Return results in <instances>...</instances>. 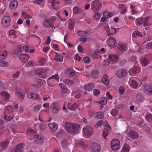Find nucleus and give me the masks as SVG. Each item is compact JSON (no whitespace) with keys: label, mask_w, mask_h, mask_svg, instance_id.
<instances>
[{"label":"nucleus","mask_w":152,"mask_h":152,"mask_svg":"<svg viewBox=\"0 0 152 152\" xmlns=\"http://www.w3.org/2000/svg\"><path fill=\"white\" fill-rule=\"evenodd\" d=\"M127 70L126 69H120L118 70L116 72V75L119 78L125 77L127 74Z\"/></svg>","instance_id":"obj_3"},{"label":"nucleus","mask_w":152,"mask_h":152,"mask_svg":"<svg viewBox=\"0 0 152 152\" xmlns=\"http://www.w3.org/2000/svg\"><path fill=\"white\" fill-rule=\"evenodd\" d=\"M125 91V88L122 87H120L119 89V93L121 94H123Z\"/></svg>","instance_id":"obj_60"},{"label":"nucleus","mask_w":152,"mask_h":152,"mask_svg":"<svg viewBox=\"0 0 152 152\" xmlns=\"http://www.w3.org/2000/svg\"><path fill=\"white\" fill-rule=\"evenodd\" d=\"M140 49V46L137 44H134L132 46V49L134 52H138Z\"/></svg>","instance_id":"obj_29"},{"label":"nucleus","mask_w":152,"mask_h":152,"mask_svg":"<svg viewBox=\"0 0 152 152\" xmlns=\"http://www.w3.org/2000/svg\"><path fill=\"white\" fill-rule=\"evenodd\" d=\"M118 110L117 109H114L111 111V114L114 116H115L118 114Z\"/></svg>","instance_id":"obj_39"},{"label":"nucleus","mask_w":152,"mask_h":152,"mask_svg":"<svg viewBox=\"0 0 152 152\" xmlns=\"http://www.w3.org/2000/svg\"><path fill=\"white\" fill-rule=\"evenodd\" d=\"M101 6V4L98 0H96L94 1L92 7L93 8H95L96 10L99 11V7Z\"/></svg>","instance_id":"obj_14"},{"label":"nucleus","mask_w":152,"mask_h":152,"mask_svg":"<svg viewBox=\"0 0 152 152\" xmlns=\"http://www.w3.org/2000/svg\"><path fill=\"white\" fill-rule=\"evenodd\" d=\"M18 4V2L17 1L15 0L11 2L10 3V8L13 10L15 9Z\"/></svg>","instance_id":"obj_18"},{"label":"nucleus","mask_w":152,"mask_h":152,"mask_svg":"<svg viewBox=\"0 0 152 152\" xmlns=\"http://www.w3.org/2000/svg\"><path fill=\"white\" fill-rule=\"evenodd\" d=\"M104 116V114L102 112H99L96 113L95 117L98 119H101L103 118Z\"/></svg>","instance_id":"obj_25"},{"label":"nucleus","mask_w":152,"mask_h":152,"mask_svg":"<svg viewBox=\"0 0 152 152\" xmlns=\"http://www.w3.org/2000/svg\"><path fill=\"white\" fill-rule=\"evenodd\" d=\"M104 29H105L106 31L107 34L108 36H109L110 35H111L112 36L113 35V32L114 31V34H115L116 32V29L112 26L110 27V29L109 28L108 26H105L104 28Z\"/></svg>","instance_id":"obj_5"},{"label":"nucleus","mask_w":152,"mask_h":152,"mask_svg":"<svg viewBox=\"0 0 152 152\" xmlns=\"http://www.w3.org/2000/svg\"><path fill=\"white\" fill-rule=\"evenodd\" d=\"M43 25L45 27L47 28H48L52 26V24L50 23L49 20L46 19L43 21Z\"/></svg>","instance_id":"obj_21"},{"label":"nucleus","mask_w":152,"mask_h":152,"mask_svg":"<svg viewBox=\"0 0 152 152\" xmlns=\"http://www.w3.org/2000/svg\"><path fill=\"white\" fill-rule=\"evenodd\" d=\"M11 19L9 16H5L2 19V23L5 27H7L10 24Z\"/></svg>","instance_id":"obj_8"},{"label":"nucleus","mask_w":152,"mask_h":152,"mask_svg":"<svg viewBox=\"0 0 152 152\" xmlns=\"http://www.w3.org/2000/svg\"><path fill=\"white\" fill-rule=\"evenodd\" d=\"M109 130L107 128H104L102 135L104 138L105 139L107 140V139L106 138V137L109 134Z\"/></svg>","instance_id":"obj_23"},{"label":"nucleus","mask_w":152,"mask_h":152,"mask_svg":"<svg viewBox=\"0 0 152 152\" xmlns=\"http://www.w3.org/2000/svg\"><path fill=\"white\" fill-rule=\"evenodd\" d=\"M145 47L147 49H152V42H147Z\"/></svg>","instance_id":"obj_52"},{"label":"nucleus","mask_w":152,"mask_h":152,"mask_svg":"<svg viewBox=\"0 0 152 152\" xmlns=\"http://www.w3.org/2000/svg\"><path fill=\"white\" fill-rule=\"evenodd\" d=\"M94 10V11L95 13V15L93 17L94 18L97 20H99L100 17V13L98 12H95Z\"/></svg>","instance_id":"obj_43"},{"label":"nucleus","mask_w":152,"mask_h":152,"mask_svg":"<svg viewBox=\"0 0 152 152\" xmlns=\"http://www.w3.org/2000/svg\"><path fill=\"white\" fill-rule=\"evenodd\" d=\"M52 112L54 113H57L58 112V109L55 107H53L52 109Z\"/></svg>","instance_id":"obj_63"},{"label":"nucleus","mask_w":152,"mask_h":152,"mask_svg":"<svg viewBox=\"0 0 152 152\" xmlns=\"http://www.w3.org/2000/svg\"><path fill=\"white\" fill-rule=\"evenodd\" d=\"M94 87V84L92 83H89L85 86V89L87 91H90L92 90Z\"/></svg>","instance_id":"obj_19"},{"label":"nucleus","mask_w":152,"mask_h":152,"mask_svg":"<svg viewBox=\"0 0 152 152\" xmlns=\"http://www.w3.org/2000/svg\"><path fill=\"white\" fill-rule=\"evenodd\" d=\"M100 145L97 143H92L91 150L93 152H99L100 150Z\"/></svg>","instance_id":"obj_7"},{"label":"nucleus","mask_w":152,"mask_h":152,"mask_svg":"<svg viewBox=\"0 0 152 152\" xmlns=\"http://www.w3.org/2000/svg\"><path fill=\"white\" fill-rule=\"evenodd\" d=\"M65 74L67 76L72 77L75 75L74 71L73 70H71L70 69H68L66 70Z\"/></svg>","instance_id":"obj_17"},{"label":"nucleus","mask_w":152,"mask_h":152,"mask_svg":"<svg viewBox=\"0 0 152 152\" xmlns=\"http://www.w3.org/2000/svg\"><path fill=\"white\" fill-rule=\"evenodd\" d=\"M109 58L111 60L112 62H116L118 61V55H110L109 56ZM111 62V60L108 61V63H110Z\"/></svg>","instance_id":"obj_13"},{"label":"nucleus","mask_w":152,"mask_h":152,"mask_svg":"<svg viewBox=\"0 0 152 152\" xmlns=\"http://www.w3.org/2000/svg\"><path fill=\"white\" fill-rule=\"evenodd\" d=\"M49 69L48 68L45 69L44 68H40L39 69V71L41 72L42 73H45Z\"/></svg>","instance_id":"obj_56"},{"label":"nucleus","mask_w":152,"mask_h":152,"mask_svg":"<svg viewBox=\"0 0 152 152\" xmlns=\"http://www.w3.org/2000/svg\"><path fill=\"white\" fill-rule=\"evenodd\" d=\"M111 147L113 150H117L120 148V143L119 140L116 139H113L111 142Z\"/></svg>","instance_id":"obj_2"},{"label":"nucleus","mask_w":152,"mask_h":152,"mask_svg":"<svg viewBox=\"0 0 152 152\" xmlns=\"http://www.w3.org/2000/svg\"><path fill=\"white\" fill-rule=\"evenodd\" d=\"M48 125L51 130L53 132L56 131L58 129V124L55 122L50 123L48 124Z\"/></svg>","instance_id":"obj_11"},{"label":"nucleus","mask_w":152,"mask_h":152,"mask_svg":"<svg viewBox=\"0 0 152 152\" xmlns=\"http://www.w3.org/2000/svg\"><path fill=\"white\" fill-rule=\"evenodd\" d=\"M132 86L134 88H136L138 86L137 83L135 81L132 80L131 83Z\"/></svg>","instance_id":"obj_53"},{"label":"nucleus","mask_w":152,"mask_h":152,"mask_svg":"<svg viewBox=\"0 0 152 152\" xmlns=\"http://www.w3.org/2000/svg\"><path fill=\"white\" fill-rule=\"evenodd\" d=\"M83 61L84 62L86 63H88L90 61V59L88 57H85L83 58Z\"/></svg>","instance_id":"obj_62"},{"label":"nucleus","mask_w":152,"mask_h":152,"mask_svg":"<svg viewBox=\"0 0 152 152\" xmlns=\"http://www.w3.org/2000/svg\"><path fill=\"white\" fill-rule=\"evenodd\" d=\"M136 98L137 101L139 102L143 101V97L141 93H139L137 94Z\"/></svg>","instance_id":"obj_36"},{"label":"nucleus","mask_w":152,"mask_h":152,"mask_svg":"<svg viewBox=\"0 0 152 152\" xmlns=\"http://www.w3.org/2000/svg\"><path fill=\"white\" fill-rule=\"evenodd\" d=\"M102 124H103L104 126L109 127L110 129H111V127L108 124V123L107 121H103Z\"/></svg>","instance_id":"obj_59"},{"label":"nucleus","mask_w":152,"mask_h":152,"mask_svg":"<svg viewBox=\"0 0 152 152\" xmlns=\"http://www.w3.org/2000/svg\"><path fill=\"white\" fill-rule=\"evenodd\" d=\"M131 71L133 74L137 73L139 71V68L137 66H135L132 68Z\"/></svg>","instance_id":"obj_40"},{"label":"nucleus","mask_w":152,"mask_h":152,"mask_svg":"<svg viewBox=\"0 0 152 152\" xmlns=\"http://www.w3.org/2000/svg\"><path fill=\"white\" fill-rule=\"evenodd\" d=\"M59 76L57 74H56L53 75H52L50 77L48 78L47 81L50 80L51 79H54L56 80H58L59 79Z\"/></svg>","instance_id":"obj_41"},{"label":"nucleus","mask_w":152,"mask_h":152,"mask_svg":"<svg viewBox=\"0 0 152 152\" xmlns=\"http://www.w3.org/2000/svg\"><path fill=\"white\" fill-rule=\"evenodd\" d=\"M26 56V60H28V58H29V56L27 54H26L25 53L23 54L21 53H20V55L19 56L20 59L21 60V61H23V60L22 59V56Z\"/></svg>","instance_id":"obj_54"},{"label":"nucleus","mask_w":152,"mask_h":152,"mask_svg":"<svg viewBox=\"0 0 152 152\" xmlns=\"http://www.w3.org/2000/svg\"><path fill=\"white\" fill-rule=\"evenodd\" d=\"M9 143V141L8 140H5L4 141L0 142V145L4 150H5V149L7 148Z\"/></svg>","instance_id":"obj_16"},{"label":"nucleus","mask_w":152,"mask_h":152,"mask_svg":"<svg viewBox=\"0 0 152 152\" xmlns=\"http://www.w3.org/2000/svg\"><path fill=\"white\" fill-rule=\"evenodd\" d=\"M63 56L62 55H56L54 58H53V60L55 61H63Z\"/></svg>","instance_id":"obj_26"},{"label":"nucleus","mask_w":152,"mask_h":152,"mask_svg":"<svg viewBox=\"0 0 152 152\" xmlns=\"http://www.w3.org/2000/svg\"><path fill=\"white\" fill-rule=\"evenodd\" d=\"M46 60L43 58H42L39 61V63L42 65H43L46 62Z\"/></svg>","instance_id":"obj_61"},{"label":"nucleus","mask_w":152,"mask_h":152,"mask_svg":"<svg viewBox=\"0 0 152 152\" xmlns=\"http://www.w3.org/2000/svg\"><path fill=\"white\" fill-rule=\"evenodd\" d=\"M35 140L36 142L39 144H42L44 142V139L41 136L36 135H34Z\"/></svg>","instance_id":"obj_10"},{"label":"nucleus","mask_w":152,"mask_h":152,"mask_svg":"<svg viewBox=\"0 0 152 152\" xmlns=\"http://www.w3.org/2000/svg\"><path fill=\"white\" fill-rule=\"evenodd\" d=\"M83 134L85 136H91L92 134L93 130L92 127L90 126H87L83 128Z\"/></svg>","instance_id":"obj_4"},{"label":"nucleus","mask_w":152,"mask_h":152,"mask_svg":"<svg viewBox=\"0 0 152 152\" xmlns=\"http://www.w3.org/2000/svg\"><path fill=\"white\" fill-rule=\"evenodd\" d=\"M81 11V9L78 8L77 6L73 8V13L75 14L80 13Z\"/></svg>","instance_id":"obj_32"},{"label":"nucleus","mask_w":152,"mask_h":152,"mask_svg":"<svg viewBox=\"0 0 152 152\" xmlns=\"http://www.w3.org/2000/svg\"><path fill=\"white\" fill-rule=\"evenodd\" d=\"M101 102H102V104L106 105L107 103L106 99L104 97L101 100Z\"/></svg>","instance_id":"obj_58"},{"label":"nucleus","mask_w":152,"mask_h":152,"mask_svg":"<svg viewBox=\"0 0 152 152\" xmlns=\"http://www.w3.org/2000/svg\"><path fill=\"white\" fill-rule=\"evenodd\" d=\"M41 108V106L40 105H36L34 108V110L35 112H38L40 109Z\"/></svg>","instance_id":"obj_47"},{"label":"nucleus","mask_w":152,"mask_h":152,"mask_svg":"<svg viewBox=\"0 0 152 152\" xmlns=\"http://www.w3.org/2000/svg\"><path fill=\"white\" fill-rule=\"evenodd\" d=\"M36 132L35 130L33 129H28L26 131V133L29 134V135H35Z\"/></svg>","instance_id":"obj_38"},{"label":"nucleus","mask_w":152,"mask_h":152,"mask_svg":"<svg viewBox=\"0 0 152 152\" xmlns=\"http://www.w3.org/2000/svg\"><path fill=\"white\" fill-rule=\"evenodd\" d=\"M118 48L119 49L124 51H126L127 48L126 46L124 44L118 45Z\"/></svg>","instance_id":"obj_34"},{"label":"nucleus","mask_w":152,"mask_h":152,"mask_svg":"<svg viewBox=\"0 0 152 152\" xmlns=\"http://www.w3.org/2000/svg\"><path fill=\"white\" fill-rule=\"evenodd\" d=\"M7 53L6 51L4 50V52L0 55V60H4L7 57Z\"/></svg>","instance_id":"obj_31"},{"label":"nucleus","mask_w":152,"mask_h":152,"mask_svg":"<svg viewBox=\"0 0 152 152\" xmlns=\"http://www.w3.org/2000/svg\"><path fill=\"white\" fill-rule=\"evenodd\" d=\"M23 144L22 143L17 145L15 148H13L11 150L10 152H23Z\"/></svg>","instance_id":"obj_6"},{"label":"nucleus","mask_w":152,"mask_h":152,"mask_svg":"<svg viewBox=\"0 0 152 152\" xmlns=\"http://www.w3.org/2000/svg\"><path fill=\"white\" fill-rule=\"evenodd\" d=\"M79 145L82 148H83L84 150H85L87 148V146L85 144V143L83 141H81L79 142Z\"/></svg>","instance_id":"obj_50"},{"label":"nucleus","mask_w":152,"mask_h":152,"mask_svg":"<svg viewBox=\"0 0 152 152\" xmlns=\"http://www.w3.org/2000/svg\"><path fill=\"white\" fill-rule=\"evenodd\" d=\"M107 40L110 42V45L111 46H114L115 43V40L113 37H110Z\"/></svg>","instance_id":"obj_28"},{"label":"nucleus","mask_w":152,"mask_h":152,"mask_svg":"<svg viewBox=\"0 0 152 152\" xmlns=\"http://www.w3.org/2000/svg\"><path fill=\"white\" fill-rule=\"evenodd\" d=\"M130 148L128 144L125 143L121 151V152H129Z\"/></svg>","instance_id":"obj_24"},{"label":"nucleus","mask_w":152,"mask_h":152,"mask_svg":"<svg viewBox=\"0 0 152 152\" xmlns=\"http://www.w3.org/2000/svg\"><path fill=\"white\" fill-rule=\"evenodd\" d=\"M99 74L98 71L96 70H94L91 71V75L93 78L95 79L97 77Z\"/></svg>","instance_id":"obj_22"},{"label":"nucleus","mask_w":152,"mask_h":152,"mask_svg":"<svg viewBox=\"0 0 152 152\" xmlns=\"http://www.w3.org/2000/svg\"><path fill=\"white\" fill-rule=\"evenodd\" d=\"M64 83H65L66 84L70 85H72L74 84V82L73 81L69 79L65 80L64 81Z\"/></svg>","instance_id":"obj_44"},{"label":"nucleus","mask_w":152,"mask_h":152,"mask_svg":"<svg viewBox=\"0 0 152 152\" xmlns=\"http://www.w3.org/2000/svg\"><path fill=\"white\" fill-rule=\"evenodd\" d=\"M8 65V63L7 61H1L0 62V66L4 67Z\"/></svg>","instance_id":"obj_51"},{"label":"nucleus","mask_w":152,"mask_h":152,"mask_svg":"<svg viewBox=\"0 0 152 152\" xmlns=\"http://www.w3.org/2000/svg\"><path fill=\"white\" fill-rule=\"evenodd\" d=\"M1 95L3 97L5 101L8 100L10 97V94L6 91H3L0 93Z\"/></svg>","instance_id":"obj_12"},{"label":"nucleus","mask_w":152,"mask_h":152,"mask_svg":"<svg viewBox=\"0 0 152 152\" xmlns=\"http://www.w3.org/2000/svg\"><path fill=\"white\" fill-rule=\"evenodd\" d=\"M78 107V105L77 103H74L70 107V110H75Z\"/></svg>","instance_id":"obj_46"},{"label":"nucleus","mask_w":152,"mask_h":152,"mask_svg":"<svg viewBox=\"0 0 152 152\" xmlns=\"http://www.w3.org/2000/svg\"><path fill=\"white\" fill-rule=\"evenodd\" d=\"M145 118L148 121L152 122V115L151 114H148L147 115Z\"/></svg>","instance_id":"obj_49"},{"label":"nucleus","mask_w":152,"mask_h":152,"mask_svg":"<svg viewBox=\"0 0 152 152\" xmlns=\"http://www.w3.org/2000/svg\"><path fill=\"white\" fill-rule=\"evenodd\" d=\"M77 32L80 36L83 37L86 36V34L87 33V32L86 31H77Z\"/></svg>","instance_id":"obj_35"},{"label":"nucleus","mask_w":152,"mask_h":152,"mask_svg":"<svg viewBox=\"0 0 152 152\" xmlns=\"http://www.w3.org/2000/svg\"><path fill=\"white\" fill-rule=\"evenodd\" d=\"M143 18H141L140 19H137V23H138L139 25H140L142 24V20Z\"/></svg>","instance_id":"obj_64"},{"label":"nucleus","mask_w":152,"mask_h":152,"mask_svg":"<svg viewBox=\"0 0 152 152\" xmlns=\"http://www.w3.org/2000/svg\"><path fill=\"white\" fill-rule=\"evenodd\" d=\"M5 110H7L9 112V113H12L13 110V108L11 105H9L6 107L5 108Z\"/></svg>","instance_id":"obj_37"},{"label":"nucleus","mask_w":152,"mask_h":152,"mask_svg":"<svg viewBox=\"0 0 152 152\" xmlns=\"http://www.w3.org/2000/svg\"><path fill=\"white\" fill-rule=\"evenodd\" d=\"M42 80V79H39L37 81V83L36 84L32 85V86L36 87V88H39L41 86V81Z\"/></svg>","instance_id":"obj_42"},{"label":"nucleus","mask_w":152,"mask_h":152,"mask_svg":"<svg viewBox=\"0 0 152 152\" xmlns=\"http://www.w3.org/2000/svg\"><path fill=\"white\" fill-rule=\"evenodd\" d=\"M80 125L77 124H74L66 122L65 127L66 130L70 133H75L77 132L80 128Z\"/></svg>","instance_id":"obj_1"},{"label":"nucleus","mask_w":152,"mask_h":152,"mask_svg":"<svg viewBox=\"0 0 152 152\" xmlns=\"http://www.w3.org/2000/svg\"><path fill=\"white\" fill-rule=\"evenodd\" d=\"M59 85L61 88L63 93H66L67 91V88L66 86L62 83H60Z\"/></svg>","instance_id":"obj_30"},{"label":"nucleus","mask_w":152,"mask_h":152,"mask_svg":"<svg viewBox=\"0 0 152 152\" xmlns=\"http://www.w3.org/2000/svg\"><path fill=\"white\" fill-rule=\"evenodd\" d=\"M100 93V91L97 89H95L93 91V94L95 96L99 95Z\"/></svg>","instance_id":"obj_57"},{"label":"nucleus","mask_w":152,"mask_h":152,"mask_svg":"<svg viewBox=\"0 0 152 152\" xmlns=\"http://www.w3.org/2000/svg\"><path fill=\"white\" fill-rule=\"evenodd\" d=\"M22 47L21 45H19L18 47V50H15L14 52V54L16 55H18L20 56V53L22 51V50L21 49Z\"/></svg>","instance_id":"obj_27"},{"label":"nucleus","mask_w":152,"mask_h":152,"mask_svg":"<svg viewBox=\"0 0 152 152\" xmlns=\"http://www.w3.org/2000/svg\"><path fill=\"white\" fill-rule=\"evenodd\" d=\"M141 62L142 64L146 66L148 64V60L146 58H144L142 59Z\"/></svg>","instance_id":"obj_55"},{"label":"nucleus","mask_w":152,"mask_h":152,"mask_svg":"<svg viewBox=\"0 0 152 152\" xmlns=\"http://www.w3.org/2000/svg\"><path fill=\"white\" fill-rule=\"evenodd\" d=\"M75 22H71L69 23V28L70 30H72L74 27L75 25Z\"/></svg>","instance_id":"obj_48"},{"label":"nucleus","mask_w":152,"mask_h":152,"mask_svg":"<svg viewBox=\"0 0 152 152\" xmlns=\"http://www.w3.org/2000/svg\"><path fill=\"white\" fill-rule=\"evenodd\" d=\"M15 94L16 95L18 96L21 99H23L25 97L24 94L20 91H16Z\"/></svg>","instance_id":"obj_33"},{"label":"nucleus","mask_w":152,"mask_h":152,"mask_svg":"<svg viewBox=\"0 0 152 152\" xmlns=\"http://www.w3.org/2000/svg\"><path fill=\"white\" fill-rule=\"evenodd\" d=\"M145 92L150 95H152V85H149L145 86L144 88Z\"/></svg>","instance_id":"obj_9"},{"label":"nucleus","mask_w":152,"mask_h":152,"mask_svg":"<svg viewBox=\"0 0 152 152\" xmlns=\"http://www.w3.org/2000/svg\"><path fill=\"white\" fill-rule=\"evenodd\" d=\"M129 136L132 138L136 139L138 137V134L134 131H131L129 133Z\"/></svg>","instance_id":"obj_15"},{"label":"nucleus","mask_w":152,"mask_h":152,"mask_svg":"<svg viewBox=\"0 0 152 152\" xmlns=\"http://www.w3.org/2000/svg\"><path fill=\"white\" fill-rule=\"evenodd\" d=\"M149 18V17H146L144 18L143 20V26L144 27L146 26L149 25L148 22V20Z\"/></svg>","instance_id":"obj_45"},{"label":"nucleus","mask_w":152,"mask_h":152,"mask_svg":"<svg viewBox=\"0 0 152 152\" xmlns=\"http://www.w3.org/2000/svg\"><path fill=\"white\" fill-rule=\"evenodd\" d=\"M108 76L105 74L102 79V81L106 85H108L109 83V81L108 80Z\"/></svg>","instance_id":"obj_20"}]
</instances>
